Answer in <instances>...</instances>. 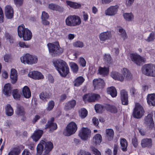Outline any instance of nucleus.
<instances>
[{"instance_id": "f257e3e1", "label": "nucleus", "mask_w": 155, "mask_h": 155, "mask_svg": "<svg viewBox=\"0 0 155 155\" xmlns=\"http://www.w3.org/2000/svg\"><path fill=\"white\" fill-rule=\"evenodd\" d=\"M52 63L61 76L65 77L69 73V68L64 61L60 59L53 61Z\"/></svg>"}, {"instance_id": "f03ea898", "label": "nucleus", "mask_w": 155, "mask_h": 155, "mask_svg": "<svg viewBox=\"0 0 155 155\" xmlns=\"http://www.w3.org/2000/svg\"><path fill=\"white\" fill-rule=\"evenodd\" d=\"M47 46L49 53L52 56H59L64 51L63 49L60 47L58 42L54 44L49 43L48 44Z\"/></svg>"}, {"instance_id": "7ed1b4c3", "label": "nucleus", "mask_w": 155, "mask_h": 155, "mask_svg": "<svg viewBox=\"0 0 155 155\" xmlns=\"http://www.w3.org/2000/svg\"><path fill=\"white\" fill-rule=\"evenodd\" d=\"M18 36L21 38H23L25 41L30 40L32 37L31 32L28 28H25L24 25L18 27Z\"/></svg>"}, {"instance_id": "20e7f679", "label": "nucleus", "mask_w": 155, "mask_h": 155, "mask_svg": "<svg viewBox=\"0 0 155 155\" xmlns=\"http://www.w3.org/2000/svg\"><path fill=\"white\" fill-rule=\"evenodd\" d=\"M65 23L67 26L73 27L80 25L81 23L80 18L76 15L68 16L65 20Z\"/></svg>"}, {"instance_id": "39448f33", "label": "nucleus", "mask_w": 155, "mask_h": 155, "mask_svg": "<svg viewBox=\"0 0 155 155\" xmlns=\"http://www.w3.org/2000/svg\"><path fill=\"white\" fill-rule=\"evenodd\" d=\"M21 62L25 64L32 65L37 63L38 58L37 56L27 54L21 58Z\"/></svg>"}, {"instance_id": "423d86ee", "label": "nucleus", "mask_w": 155, "mask_h": 155, "mask_svg": "<svg viewBox=\"0 0 155 155\" xmlns=\"http://www.w3.org/2000/svg\"><path fill=\"white\" fill-rule=\"evenodd\" d=\"M142 71L147 76L155 77V65L150 64H145L143 67Z\"/></svg>"}, {"instance_id": "0eeeda50", "label": "nucleus", "mask_w": 155, "mask_h": 155, "mask_svg": "<svg viewBox=\"0 0 155 155\" xmlns=\"http://www.w3.org/2000/svg\"><path fill=\"white\" fill-rule=\"evenodd\" d=\"M144 113L142 107L139 104L137 103L133 112V117L137 119L140 118L144 115Z\"/></svg>"}, {"instance_id": "6e6552de", "label": "nucleus", "mask_w": 155, "mask_h": 155, "mask_svg": "<svg viewBox=\"0 0 155 155\" xmlns=\"http://www.w3.org/2000/svg\"><path fill=\"white\" fill-rule=\"evenodd\" d=\"M77 129V127L74 122H70L67 126L64 134L66 136H69L74 134Z\"/></svg>"}, {"instance_id": "1a4fd4ad", "label": "nucleus", "mask_w": 155, "mask_h": 155, "mask_svg": "<svg viewBox=\"0 0 155 155\" xmlns=\"http://www.w3.org/2000/svg\"><path fill=\"white\" fill-rule=\"evenodd\" d=\"M153 117V114L152 113L149 114L144 119V123L147 127L150 130L153 129L154 127Z\"/></svg>"}, {"instance_id": "9d476101", "label": "nucleus", "mask_w": 155, "mask_h": 155, "mask_svg": "<svg viewBox=\"0 0 155 155\" xmlns=\"http://www.w3.org/2000/svg\"><path fill=\"white\" fill-rule=\"evenodd\" d=\"M100 98L99 95L95 94H88L84 95L83 100L85 102H94Z\"/></svg>"}, {"instance_id": "9b49d317", "label": "nucleus", "mask_w": 155, "mask_h": 155, "mask_svg": "<svg viewBox=\"0 0 155 155\" xmlns=\"http://www.w3.org/2000/svg\"><path fill=\"white\" fill-rule=\"evenodd\" d=\"M91 134V131L90 129L87 128L83 127L80 132L79 135L82 140H86L90 137Z\"/></svg>"}, {"instance_id": "f8f14e48", "label": "nucleus", "mask_w": 155, "mask_h": 155, "mask_svg": "<svg viewBox=\"0 0 155 155\" xmlns=\"http://www.w3.org/2000/svg\"><path fill=\"white\" fill-rule=\"evenodd\" d=\"M130 57L132 61L137 65H140L144 62V59L137 54H132Z\"/></svg>"}, {"instance_id": "ddd939ff", "label": "nucleus", "mask_w": 155, "mask_h": 155, "mask_svg": "<svg viewBox=\"0 0 155 155\" xmlns=\"http://www.w3.org/2000/svg\"><path fill=\"white\" fill-rule=\"evenodd\" d=\"M118 6L116 5L109 7L105 12L106 15L114 16L115 15L118 11Z\"/></svg>"}, {"instance_id": "4468645a", "label": "nucleus", "mask_w": 155, "mask_h": 155, "mask_svg": "<svg viewBox=\"0 0 155 155\" xmlns=\"http://www.w3.org/2000/svg\"><path fill=\"white\" fill-rule=\"evenodd\" d=\"M112 37L111 32L110 31H107L101 33L99 36L100 41L104 43L106 41L110 39Z\"/></svg>"}, {"instance_id": "2eb2a0df", "label": "nucleus", "mask_w": 155, "mask_h": 155, "mask_svg": "<svg viewBox=\"0 0 155 155\" xmlns=\"http://www.w3.org/2000/svg\"><path fill=\"white\" fill-rule=\"evenodd\" d=\"M93 82L95 89L103 88L105 84L104 81L100 78L94 79Z\"/></svg>"}, {"instance_id": "dca6fc26", "label": "nucleus", "mask_w": 155, "mask_h": 155, "mask_svg": "<svg viewBox=\"0 0 155 155\" xmlns=\"http://www.w3.org/2000/svg\"><path fill=\"white\" fill-rule=\"evenodd\" d=\"M120 97L122 104L123 105L128 104V95L127 92L124 90H122L120 92Z\"/></svg>"}, {"instance_id": "f3484780", "label": "nucleus", "mask_w": 155, "mask_h": 155, "mask_svg": "<svg viewBox=\"0 0 155 155\" xmlns=\"http://www.w3.org/2000/svg\"><path fill=\"white\" fill-rule=\"evenodd\" d=\"M29 77L35 79H41L44 78V76L40 72L38 71H32L28 74Z\"/></svg>"}, {"instance_id": "a211bd4d", "label": "nucleus", "mask_w": 155, "mask_h": 155, "mask_svg": "<svg viewBox=\"0 0 155 155\" xmlns=\"http://www.w3.org/2000/svg\"><path fill=\"white\" fill-rule=\"evenodd\" d=\"M13 10L12 8L9 5H7L5 8V13L7 18L8 19L12 18L13 16Z\"/></svg>"}, {"instance_id": "6ab92c4d", "label": "nucleus", "mask_w": 155, "mask_h": 155, "mask_svg": "<svg viewBox=\"0 0 155 155\" xmlns=\"http://www.w3.org/2000/svg\"><path fill=\"white\" fill-rule=\"evenodd\" d=\"M121 71L124 80H129L132 78V75L130 71L127 69L123 68Z\"/></svg>"}, {"instance_id": "aec40b11", "label": "nucleus", "mask_w": 155, "mask_h": 155, "mask_svg": "<svg viewBox=\"0 0 155 155\" xmlns=\"http://www.w3.org/2000/svg\"><path fill=\"white\" fill-rule=\"evenodd\" d=\"M111 77L114 80H118L121 82L124 81L123 75L118 72L113 71L111 73Z\"/></svg>"}, {"instance_id": "412c9836", "label": "nucleus", "mask_w": 155, "mask_h": 155, "mask_svg": "<svg viewBox=\"0 0 155 155\" xmlns=\"http://www.w3.org/2000/svg\"><path fill=\"white\" fill-rule=\"evenodd\" d=\"M152 141L151 139L146 138L142 139L141 145L142 147H150L152 146Z\"/></svg>"}, {"instance_id": "4be33fe9", "label": "nucleus", "mask_w": 155, "mask_h": 155, "mask_svg": "<svg viewBox=\"0 0 155 155\" xmlns=\"http://www.w3.org/2000/svg\"><path fill=\"white\" fill-rule=\"evenodd\" d=\"M43 133L42 130H38L35 131L32 137L33 140L35 142L38 141L41 137Z\"/></svg>"}, {"instance_id": "5701e85b", "label": "nucleus", "mask_w": 155, "mask_h": 155, "mask_svg": "<svg viewBox=\"0 0 155 155\" xmlns=\"http://www.w3.org/2000/svg\"><path fill=\"white\" fill-rule=\"evenodd\" d=\"M76 104V101L74 100H73L67 102L64 107V110L68 111L74 108Z\"/></svg>"}, {"instance_id": "b1692460", "label": "nucleus", "mask_w": 155, "mask_h": 155, "mask_svg": "<svg viewBox=\"0 0 155 155\" xmlns=\"http://www.w3.org/2000/svg\"><path fill=\"white\" fill-rule=\"evenodd\" d=\"M147 102L150 105L155 106V94H150L147 96Z\"/></svg>"}, {"instance_id": "393cba45", "label": "nucleus", "mask_w": 155, "mask_h": 155, "mask_svg": "<svg viewBox=\"0 0 155 155\" xmlns=\"http://www.w3.org/2000/svg\"><path fill=\"white\" fill-rule=\"evenodd\" d=\"M114 135L113 130L111 129H107L106 130V137L109 141L113 140Z\"/></svg>"}, {"instance_id": "a878e982", "label": "nucleus", "mask_w": 155, "mask_h": 155, "mask_svg": "<svg viewBox=\"0 0 155 155\" xmlns=\"http://www.w3.org/2000/svg\"><path fill=\"white\" fill-rule=\"evenodd\" d=\"M17 71L14 69H12L11 71L10 78L12 84H15L17 80Z\"/></svg>"}, {"instance_id": "bb28decb", "label": "nucleus", "mask_w": 155, "mask_h": 155, "mask_svg": "<svg viewBox=\"0 0 155 155\" xmlns=\"http://www.w3.org/2000/svg\"><path fill=\"white\" fill-rule=\"evenodd\" d=\"M23 95L26 98H30L31 95V91L29 88L27 86H25L23 88Z\"/></svg>"}, {"instance_id": "cd10ccee", "label": "nucleus", "mask_w": 155, "mask_h": 155, "mask_svg": "<svg viewBox=\"0 0 155 155\" xmlns=\"http://www.w3.org/2000/svg\"><path fill=\"white\" fill-rule=\"evenodd\" d=\"M48 8L51 10L62 12L63 11V8L58 5L51 3L49 5Z\"/></svg>"}, {"instance_id": "c85d7f7f", "label": "nucleus", "mask_w": 155, "mask_h": 155, "mask_svg": "<svg viewBox=\"0 0 155 155\" xmlns=\"http://www.w3.org/2000/svg\"><path fill=\"white\" fill-rule=\"evenodd\" d=\"M102 140L101 136L99 134L95 135L93 138V141L95 145L99 144Z\"/></svg>"}, {"instance_id": "c756f323", "label": "nucleus", "mask_w": 155, "mask_h": 155, "mask_svg": "<svg viewBox=\"0 0 155 155\" xmlns=\"http://www.w3.org/2000/svg\"><path fill=\"white\" fill-rule=\"evenodd\" d=\"M45 144V153H49V152L52 150L53 147V144L51 142H46Z\"/></svg>"}, {"instance_id": "7c9ffc66", "label": "nucleus", "mask_w": 155, "mask_h": 155, "mask_svg": "<svg viewBox=\"0 0 155 155\" xmlns=\"http://www.w3.org/2000/svg\"><path fill=\"white\" fill-rule=\"evenodd\" d=\"M12 88L10 84H6L4 87V93L5 95L10 96L11 95V92Z\"/></svg>"}, {"instance_id": "2f4dec72", "label": "nucleus", "mask_w": 155, "mask_h": 155, "mask_svg": "<svg viewBox=\"0 0 155 155\" xmlns=\"http://www.w3.org/2000/svg\"><path fill=\"white\" fill-rule=\"evenodd\" d=\"M48 128H49L50 129V132H52L57 129V125L55 123L48 122L45 125V128L47 129Z\"/></svg>"}, {"instance_id": "473e14b6", "label": "nucleus", "mask_w": 155, "mask_h": 155, "mask_svg": "<svg viewBox=\"0 0 155 155\" xmlns=\"http://www.w3.org/2000/svg\"><path fill=\"white\" fill-rule=\"evenodd\" d=\"M120 143L122 150L123 151H127V150L128 144L126 140L124 138H121Z\"/></svg>"}, {"instance_id": "72a5a7b5", "label": "nucleus", "mask_w": 155, "mask_h": 155, "mask_svg": "<svg viewBox=\"0 0 155 155\" xmlns=\"http://www.w3.org/2000/svg\"><path fill=\"white\" fill-rule=\"evenodd\" d=\"M107 93L112 97H115L117 95V91L116 88L114 87H108L107 90Z\"/></svg>"}, {"instance_id": "f704fd0d", "label": "nucleus", "mask_w": 155, "mask_h": 155, "mask_svg": "<svg viewBox=\"0 0 155 155\" xmlns=\"http://www.w3.org/2000/svg\"><path fill=\"white\" fill-rule=\"evenodd\" d=\"M45 143V141L42 140L41 141L40 143L38 145L37 148L38 155H41L42 153L43 150V145H44Z\"/></svg>"}, {"instance_id": "c9c22d12", "label": "nucleus", "mask_w": 155, "mask_h": 155, "mask_svg": "<svg viewBox=\"0 0 155 155\" xmlns=\"http://www.w3.org/2000/svg\"><path fill=\"white\" fill-rule=\"evenodd\" d=\"M16 113L18 115L20 116L25 115V112L24 107L18 104L17 107Z\"/></svg>"}, {"instance_id": "e433bc0d", "label": "nucleus", "mask_w": 155, "mask_h": 155, "mask_svg": "<svg viewBox=\"0 0 155 155\" xmlns=\"http://www.w3.org/2000/svg\"><path fill=\"white\" fill-rule=\"evenodd\" d=\"M99 73L103 76L107 75L108 74L109 72V68H102L101 67H99L98 69Z\"/></svg>"}, {"instance_id": "4c0bfd02", "label": "nucleus", "mask_w": 155, "mask_h": 155, "mask_svg": "<svg viewBox=\"0 0 155 155\" xmlns=\"http://www.w3.org/2000/svg\"><path fill=\"white\" fill-rule=\"evenodd\" d=\"M66 3L67 5L74 9L78 8L81 6L80 4L69 1H67Z\"/></svg>"}, {"instance_id": "58836bf2", "label": "nucleus", "mask_w": 155, "mask_h": 155, "mask_svg": "<svg viewBox=\"0 0 155 155\" xmlns=\"http://www.w3.org/2000/svg\"><path fill=\"white\" fill-rule=\"evenodd\" d=\"M6 114L9 116H12L14 113L13 109L10 104H8L5 108Z\"/></svg>"}, {"instance_id": "ea45409f", "label": "nucleus", "mask_w": 155, "mask_h": 155, "mask_svg": "<svg viewBox=\"0 0 155 155\" xmlns=\"http://www.w3.org/2000/svg\"><path fill=\"white\" fill-rule=\"evenodd\" d=\"M124 18L127 21H133L134 18V16L131 13H126L123 15Z\"/></svg>"}, {"instance_id": "a19ab883", "label": "nucleus", "mask_w": 155, "mask_h": 155, "mask_svg": "<svg viewBox=\"0 0 155 155\" xmlns=\"http://www.w3.org/2000/svg\"><path fill=\"white\" fill-rule=\"evenodd\" d=\"M84 79L83 77L80 76L78 77L74 81V86L78 87L82 84Z\"/></svg>"}, {"instance_id": "79ce46f5", "label": "nucleus", "mask_w": 155, "mask_h": 155, "mask_svg": "<svg viewBox=\"0 0 155 155\" xmlns=\"http://www.w3.org/2000/svg\"><path fill=\"white\" fill-rule=\"evenodd\" d=\"M106 109L112 113H115L117 112V108L114 106L109 104H107L105 106Z\"/></svg>"}, {"instance_id": "37998d69", "label": "nucleus", "mask_w": 155, "mask_h": 155, "mask_svg": "<svg viewBox=\"0 0 155 155\" xmlns=\"http://www.w3.org/2000/svg\"><path fill=\"white\" fill-rule=\"evenodd\" d=\"M105 109H106L105 106L104 107L99 104H96L95 105V110L97 113H102L104 111Z\"/></svg>"}, {"instance_id": "c03bdc74", "label": "nucleus", "mask_w": 155, "mask_h": 155, "mask_svg": "<svg viewBox=\"0 0 155 155\" xmlns=\"http://www.w3.org/2000/svg\"><path fill=\"white\" fill-rule=\"evenodd\" d=\"M40 98L42 100L47 101V99H48L50 98L49 94L45 92H41L39 95Z\"/></svg>"}, {"instance_id": "a18cd8bd", "label": "nucleus", "mask_w": 155, "mask_h": 155, "mask_svg": "<svg viewBox=\"0 0 155 155\" xmlns=\"http://www.w3.org/2000/svg\"><path fill=\"white\" fill-rule=\"evenodd\" d=\"M79 116L81 118H85L87 115V111L85 108H81L79 111Z\"/></svg>"}, {"instance_id": "49530a36", "label": "nucleus", "mask_w": 155, "mask_h": 155, "mask_svg": "<svg viewBox=\"0 0 155 155\" xmlns=\"http://www.w3.org/2000/svg\"><path fill=\"white\" fill-rule=\"evenodd\" d=\"M20 153V149L18 147L14 148L9 153L8 155H18Z\"/></svg>"}, {"instance_id": "de8ad7c7", "label": "nucleus", "mask_w": 155, "mask_h": 155, "mask_svg": "<svg viewBox=\"0 0 155 155\" xmlns=\"http://www.w3.org/2000/svg\"><path fill=\"white\" fill-rule=\"evenodd\" d=\"M70 65L73 72L77 73L78 70V67L77 64L75 63L71 62L70 63Z\"/></svg>"}, {"instance_id": "09e8293b", "label": "nucleus", "mask_w": 155, "mask_h": 155, "mask_svg": "<svg viewBox=\"0 0 155 155\" xmlns=\"http://www.w3.org/2000/svg\"><path fill=\"white\" fill-rule=\"evenodd\" d=\"M104 59L107 65L110 64L112 62L110 54H105L104 56Z\"/></svg>"}, {"instance_id": "8fccbe9b", "label": "nucleus", "mask_w": 155, "mask_h": 155, "mask_svg": "<svg viewBox=\"0 0 155 155\" xmlns=\"http://www.w3.org/2000/svg\"><path fill=\"white\" fill-rule=\"evenodd\" d=\"M118 31L120 33V35L124 40H125L127 38V34L124 29L122 28H120L118 29Z\"/></svg>"}, {"instance_id": "3c124183", "label": "nucleus", "mask_w": 155, "mask_h": 155, "mask_svg": "<svg viewBox=\"0 0 155 155\" xmlns=\"http://www.w3.org/2000/svg\"><path fill=\"white\" fill-rule=\"evenodd\" d=\"M155 39V35L153 32H151L148 38L146 39V41L148 42L153 41Z\"/></svg>"}, {"instance_id": "603ef678", "label": "nucleus", "mask_w": 155, "mask_h": 155, "mask_svg": "<svg viewBox=\"0 0 155 155\" xmlns=\"http://www.w3.org/2000/svg\"><path fill=\"white\" fill-rule=\"evenodd\" d=\"M12 95L14 98L16 100H19L20 97V95L18 94V90L17 89L13 91Z\"/></svg>"}, {"instance_id": "864d4df0", "label": "nucleus", "mask_w": 155, "mask_h": 155, "mask_svg": "<svg viewBox=\"0 0 155 155\" xmlns=\"http://www.w3.org/2000/svg\"><path fill=\"white\" fill-rule=\"evenodd\" d=\"M54 105V102L53 101H50L48 104V107L47 109L48 110L50 111L52 109Z\"/></svg>"}, {"instance_id": "5fc2aeb1", "label": "nucleus", "mask_w": 155, "mask_h": 155, "mask_svg": "<svg viewBox=\"0 0 155 155\" xmlns=\"http://www.w3.org/2000/svg\"><path fill=\"white\" fill-rule=\"evenodd\" d=\"M5 38L7 41L9 42L10 43H12L13 42L14 39L9 34L7 33L5 35Z\"/></svg>"}, {"instance_id": "6e6d98bb", "label": "nucleus", "mask_w": 155, "mask_h": 155, "mask_svg": "<svg viewBox=\"0 0 155 155\" xmlns=\"http://www.w3.org/2000/svg\"><path fill=\"white\" fill-rule=\"evenodd\" d=\"M91 151L95 155H101V152L97 149L94 147H91Z\"/></svg>"}, {"instance_id": "4d7b16f0", "label": "nucleus", "mask_w": 155, "mask_h": 155, "mask_svg": "<svg viewBox=\"0 0 155 155\" xmlns=\"http://www.w3.org/2000/svg\"><path fill=\"white\" fill-rule=\"evenodd\" d=\"M73 45L76 47L82 48L84 46V44L81 42L78 41L74 43Z\"/></svg>"}, {"instance_id": "13d9d810", "label": "nucleus", "mask_w": 155, "mask_h": 155, "mask_svg": "<svg viewBox=\"0 0 155 155\" xmlns=\"http://www.w3.org/2000/svg\"><path fill=\"white\" fill-rule=\"evenodd\" d=\"M119 149V145L116 144H115L114 146L113 151V155H116L117 153V151Z\"/></svg>"}, {"instance_id": "bf43d9fd", "label": "nucleus", "mask_w": 155, "mask_h": 155, "mask_svg": "<svg viewBox=\"0 0 155 155\" xmlns=\"http://www.w3.org/2000/svg\"><path fill=\"white\" fill-rule=\"evenodd\" d=\"M49 17L48 14L45 11H43L42 13L41 16V19H48Z\"/></svg>"}, {"instance_id": "052dcab7", "label": "nucleus", "mask_w": 155, "mask_h": 155, "mask_svg": "<svg viewBox=\"0 0 155 155\" xmlns=\"http://www.w3.org/2000/svg\"><path fill=\"white\" fill-rule=\"evenodd\" d=\"M80 65L83 67H84L86 66V62L85 60L83 58H81L80 59Z\"/></svg>"}, {"instance_id": "680f3d73", "label": "nucleus", "mask_w": 155, "mask_h": 155, "mask_svg": "<svg viewBox=\"0 0 155 155\" xmlns=\"http://www.w3.org/2000/svg\"><path fill=\"white\" fill-rule=\"evenodd\" d=\"M19 46L21 48H28L30 47V45H28L26 44L24 42H20L18 44Z\"/></svg>"}, {"instance_id": "e2e57ef3", "label": "nucleus", "mask_w": 155, "mask_h": 155, "mask_svg": "<svg viewBox=\"0 0 155 155\" xmlns=\"http://www.w3.org/2000/svg\"><path fill=\"white\" fill-rule=\"evenodd\" d=\"M15 4L17 6L21 5L23 2V0H14Z\"/></svg>"}, {"instance_id": "0e129e2a", "label": "nucleus", "mask_w": 155, "mask_h": 155, "mask_svg": "<svg viewBox=\"0 0 155 155\" xmlns=\"http://www.w3.org/2000/svg\"><path fill=\"white\" fill-rule=\"evenodd\" d=\"M139 132L142 135H145L146 134V131L142 127H139L138 128Z\"/></svg>"}, {"instance_id": "69168bd1", "label": "nucleus", "mask_w": 155, "mask_h": 155, "mask_svg": "<svg viewBox=\"0 0 155 155\" xmlns=\"http://www.w3.org/2000/svg\"><path fill=\"white\" fill-rule=\"evenodd\" d=\"M4 15L2 8L0 7V22H3Z\"/></svg>"}, {"instance_id": "338daca9", "label": "nucleus", "mask_w": 155, "mask_h": 155, "mask_svg": "<svg viewBox=\"0 0 155 155\" xmlns=\"http://www.w3.org/2000/svg\"><path fill=\"white\" fill-rule=\"evenodd\" d=\"M40 118V116L38 115H36L32 120V123L34 124Z\"/></svg>"}, {"instance_id": "774afa93", "label": "nucleus", "mask_w": 155, "mask_h": 155, "mask_svg": "<svg viewBox=\"0 0 155 155\" xmlns=\"http://www.w3.org/2000/svg\"><path fill=\"white\" fill-rule=\"evenodd\" d=\"M30 152L27 149H25L22 153V155H31Z\"/></svg>"}]
</instances>
